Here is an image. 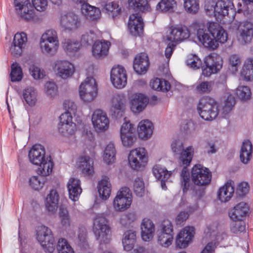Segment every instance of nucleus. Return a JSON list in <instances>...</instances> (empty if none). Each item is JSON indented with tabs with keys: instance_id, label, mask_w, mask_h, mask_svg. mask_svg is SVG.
Wrapping results in <instances>:
<instances>
[{
	"instance_id": "e433bc0d",
	"label": "nucleus",
	"mask_w": 253,
	"mask_h": 253,
	"mask_svg": "<svg viewBox=\"0 0 253 253\" xmlns=\"http://www.w3.org/2000/svg\"><path fill=\"white\" fill-rule=\"evenodd\" d=\"M23 97L24 101L30 106H34L37 101V92L32 86H28L23 90Z\"/></svg>"
},
{
	"instance_id": "c03bdc74",
	"label": "nucleus",
	"mask_w": 253,
	"mask_h": 253,
	"mask_svg": "<svg viewBox=\"0 0 253 253\" xmlns=\"http://www.w3.org/2000/svg\"><path fill=\"white\" fill-rule=\"evenodd\" d=\"M242 76L247 81L253 80V58H249L245 62L242 72Z\"/></svg>"
},
{
	"instance_id": "6e6d98bb",
	"label": "nucleus",
	"mask_w": 253,
	"mask_h": 253,
	"mask_svg": "<svg viewBox=\"0 0 253 253\" xmlns=\"http://www.w3.org/2000/svg\"><path fill=\"white\" fill-rule=\"evenodd\" d=\"M175 4L174 0H162L157 4V9L164 12L171 11Z\"/></svg>"
},
{
	"instance_id": "aec40b11",
	"label": "nucleus",
	"mask_w": 253,
	"mask_h": 253,
	"mask_svg": "<svg viewBox=\"0 0 253 253\" xmlns=\"http://www.w3.org/2000/svg\"><path fill=\"white\" fill-rule=\"evenodd\" d=\"M45 153L43 146L39 144L34 145L29 152L30 161L35 165H39L46 159Z\"/></svg>"
},
{
	"instance_id": "0e129e2a",
	"label": "nucleus",
	"mask_w": 253,
	"mask_h": 253,
	"mask_svg": "<svg viewBox=\"0 0 253 253\" xmlns=\"http://www.w3.org/2000/svg\"><path fill=\"white\" fill-rule=\"evenodd\" d=\"M86 230L84 227H81L78 231V244L83 249H86L88 244L86 240Z\"/></svg>"
},
{
	"instance_id": "4468645a",
	"label": "nucleus",
	"mask_w": 253,
	"mask_h": 253,
	"mask_svg": "<svg viewBox=\"0 0 253 253\" xmlns=\"http://www.w3.org/2000/svg\"><path fill=\"white\" fill-rule=\"evenodd\" d=\"M14 5L23 19L28 21L34 17V10L29 0H14Z\"/></svg>"
},
{
	"instance_id": "4be33fe9",
	"label": "nucleus",
	"mask_w": 253,
	"mask_h": 253,
	"mask_svg": "<svg viewBox=\"0 0 253 253\" xmlns=\"http://www.w3.org/2000/svg\"><path fill=\"white\" fill-rule=\"evenodd\" d=\"M124 108L125 104L123 98L118 94L113 95L110 108L112 116L116 118H121L123 115Z\"/></svg>"
},
{
	"instance_id": "a19ab883",
	"label": "nucleus",
	"mask_w": 253,
	"mask_h": 253,
	"mask_svg": "<svg viewBox=\"0 0 253 253\" xmlns=\"http://www.w3.org/2000/svg\"><path fill=\"white\" fill-rule=\"evenodd\" d=\"M104 9L106 12L113 19H115L119 16L121 12V8L120 7L118 3L116 1L106 3L104 6Z\"/></svg>"
},
{
	"instance_id": "69168bd1",
	"label": "nucleus",
	"mask_w": 253,
	"mask_h": 253,
	"mask_svg": "<svg viewBox=\"0 0 253 253\" xmlns=\"http://www.w3.org/2000/svg\"><path fill=\"white\" fill-rule=\"evenodd\" d=\"M173 236L166 233L161 232L158 237V242L160 244L164 247H168L171 244Z\"/></svg>"
},
{
	"instance_id": "9d476101",
	"label": "nucleus",
	"mask_w": 253,
	"mask_h": 253,
	"mask_svg": "<svg viewBox=\"0 0 253 253\" xmlns=\"http://www.w3.org/2000/svg\"><path fill=\"white\" fill-rule=\"evenodd\" d=\"M128 160L130 167L136 170L143 168L147 162V152L144 148H138L130 151Z\"/></svg>"
},
{
	"instance_id": "6e6552de",
	"label": "nucleus",
	"mask_w": 253,
	"mask_h": 253,
	"mask_svg": "<svg viewBox=\"0 0 253 253\" xmlns=\"http://www.w3.org/2000/svg\"><path fill=\"white\" fill-rule=\"evenodd\" d=\"M172 152L177 155H180L179 160L183 165L188 166L191 163L193 155V148L189 146L184 150L183 144L180 139H176L171 144Z\"/></svg>"
},
{
	"instance_id": "58836bf2",
	"label": "nucleus",
	"mask_w": 253,
	"mask_h": 253,
	"mask_svg": "<svg viewBox=\"0 0 253 253\" xmlns=\"http://www.w3.org/2000/svg\"><path fill=\"white\" fill-rule=\"evenodd\" d=\"M38 171L42 176L44 177L48 175L51 172L53 168V162L51 161L50 156L46 157V159L40 164Z\"/></svg>"
},
{
	"instance_id": "052dcab7",
	"label": "nucleus",
	"mask_w": 253,
	"mask_h": 253,
	"mask_svg": "<svg viewBox=\"0 0 253 253\" xmlns=\"http://www.w3.org/2000/svg\"><path fill=\"white\" fill-rule=\"evenodd\" d=\"M51 238L49 239L46 236L43 243L39 242L44 250L50 253H52L55 249V241L52 233H51Z\"/></svg>"
},
{
	"instance_id": "864d4df0",
	"label": "nucleus",
	"mask_w": 253,
	"mask_h": 253,
	"mask_svg": "<svg viewBox=\"0 0 253 253\" xmlns=\"http://www.w3.org/2000/svg\"><path fill=\"white\" fill-rule=\"evenodd\" d=\"M56 248L59 253H74L73 248L64 238L59 239Z\"/></svg>"
},
{
	"instance_id": "5701e85b",
	"label": "nucleus",
	"mask_w": 253,
	"mask_h": 253,
	"mask_svg": "<svg viewBox=\"0 0 253 253\" xmlns=\"http://www.w3.org/2000/svg\"><path fill=\"white\" fill-rule=\"evenodd\" d=\"M249 211L248 204L241 202L236 205L229 212V215L233 220H241L246 217Z\"/></svg>"
},
{
	"instance_id": "412c9836",
	"label": "nucleus",
	"mask_w": 253,
	"mask_h": 253,
	"mask_svg": "<svg viewBox=\"0 0 253 253\" xmlns=\"http://www.w3.org/2000/svg\"><path fill=\"white\" fill-rule=\"evenodd\" d=\"M149 61L145 53H141L136 55L133 61V69L138 74H145L149 67Z\"/></svg>"
},
{
	"instance_id": "de8ad7c7",
	"label": "nucleus",
	"mask_w": 253,
	"mask_h": 253,
	"mask_svg": "<svg viewBox=\"0 0 253 253\" xmlns=\"http://www.w3.org/2000/svg\"><path fill=\"white\" fill-rule=\"evenodd\" d=\"M213 85L212 82H200L196 85L195 90L199 94L209 93L212 90Z\"/></svg>"
},
{
	"instance_id": "6ab92c4d",
	"label": "nucleus",
	"mask_w": 253,
	"mask_h": 253,
	"mask_svg": "<svg viewBox=\"0 0 253 253\" xmlns=\"http://www.w3.org/2000/svg\"><path fill=\"white\" fill-rule=\"evenodd\" d=\"M144 23L142 18L138 14L130 15L128 27L131 34L134 36H139L143 31Z\"/></svg>"
},
{
	"instance_id": "f3484780",
	"label": "nucleus",
	"mask_w": 253,
	"mask_h": 253,
	"mask_svg": "<svg viewBox=\"0 0 253 253\" xmlns=\"http://www.w3.org/2000/svg\"><path fill=\"white\" fill-rule=\"evenodd\" d=\"M194 235V228L187 226L178 234L176 239V246L182 249L187 247Z\"/></svg>"
},
{
	"instance_id": "0eeeda50",
	"label": "nucleus",
	"mask_w": 253,
	"mask_h": 253,
	"mask_svg": "<svg viewBox=\"0 0 253 253\" xmlns=\"http://www.w3.org/2000/svg\"><path fill=\"white\" fill-rule=\"evenodd\" d=\"M211 178L209 169L201 164L195 165L191 170V178L193 183L198 186L209 184Z\"/></svg>"
},
{
	"instance_id": "603ef678",
	"label": "nucleus",
	"mask_w": 253,
	"mask_h": 253,
	"mask_svg": "<svg viewBox=\"0 0 253 253\" xmlns=\"http://www.w3.org/2000/svg\"><path fill=\"white\" fill-rule=\"evenodd\" d=\"M186 63L187 66L194 70L199 69L202 64L200 58L193 54H189L187 56Z\"/></svg>"
},
{
	"instance_id": "393cba45",
	"label": "nucleus",
	"mask_w": 253,
	"mask_h": 253,
	"mask_svg": "<svg viewBox=\"0 0 253 253\" xmlns=\"http://www.w3.org/2000/svg\"><path fill=\"white\" fill-rule=\"evenodd\" d=\"M69 198L73 201L78 200L82 193L80 180L77 178H71L67 184Z\"/></svg>"
},
{
	"instance_id": "7ed1b4c3",
	"label": "nucleus",
	"mask_w": 253,
	"mask_h": 253,
	"mask_svg": "<svg viewBox=\"0 0 253 253\" xmlns=\"http://www.w3.org/2000/svg\"><path fill=\"white\" fill-rule=\"evenodd\" d=\"M63 105L67 111L60 116L58 130L62 135L68 137L73 135L75 131L76 125L72 121V116L70 110L74 111L76 106L73 102L69 100L65 101Z\"/></svg>"
},
{
	"instance_id": "5fc2aeb1",
	"label": "nucleus",
	"mask_w": 253,
	"mask_h": 253,
	"mask_svg": "<svg viewBox=\"0 0 253 253\" xmlns=\"http://www.w3.org/2000/svg\"><path fill=\"white\" fill-rule=\"evenodd\" d=\"M51 233L52 231L49 228L44 225H41L38 227L37 230V240L39 242L43 243L46 236L47 238L51 239Z\"/></svg>"
},
{
	"instance_id": "13d9d810",
	"label": "nucleus",
	"mask_w": 253,
	"mask_h": 253,
	"mask_svg": "<svg viewBox=\"0 0 253 253\" xmlns=\"http://www.w3.org/2000/svg\"><path fill=\"white\" fill-rule=\"evenodd\" d=\"M44 177L41 176H34L29 179L30 186L35 190H39L43 186Z\"/></svg>"
},
{
	"instance_id": "39448f33",
	"label": "nucleus",
	"mask_w": 253,
	"mask_h": 253,
	"mask_svg": "<svg viewBox=\"0 0 253 253\" xmlns=\"http://www.w3.org/2000/svg\"><path fill=\"white\" fill-rule=\"evenodd\" d=\"M197 109L201 117L206 121L215 119L219 113L217 102L209 96L200 99Z\"/></svg>"
},
{
	"instance_id": "4c0bfd02",
	"label": "nucleus",
	"mask_w": 253,
	"mask_h": 253,
	"mask_svg": "<svg viewBox=\"0 0 253 253\" xmlns=\"http://www.w3.org/2000/svg\"><path fill=\"white\" fill-rule=\"evenodd\" d=\"M116 151L114 144L109 143L106 147L103 155L104 162L109 165L114 162L116 159Z\"/></svg>"
},
{
	"instance_id": "b1692460",
	"label": "nucleus",
	"mask_w": 253,
	"mask_h": 253,
	"mask_svg": "<svg viewBox=\"0 0 253 253\" xmlns=\"http://www.w3.org/2000/svg\"><path fill=\"white\" fill-rule=\"evenodd\" d=\"M148 103V98L144 94L139 93L133 95L130 101L131 110L134 113L143 110Z\"/></svg>"
},
{
	"instance_id": "c756f323",
	"label": "nucleus",
	"mask_w": 253,
	"mask_h": 253,
	"mask_svg": "<svg viewBox=\"0 0 253 253\" xmlns=\"http://www.w3.org/2000/svg\"><path fill=\"white\" fill-rule=\"evenodd\" d=\"M153 126L148 120H144L139 122L138 126V134L140 138L147 139L150 137L153 131Z\"/></svg>"
},
{
	"instance_id": "dca6fc26",
	"label": "nucleus",
	"mask_w": 253,
	"mask_h": 253,
	"mask_svg": "<svg viewBox=\"0 0 253 253\" xmlns=\"http://www.w3.org/2000/svg\"><path fill=\"white\" fill-rule=\"evenodd\" d=\"M54 70L56 74L63 79L71 77L74 73L73 65L67 61H56Z\"/></svg>"
},
{
	"instance_id": "473e14b6",
	"label": "nucleus",
	"mask_w": 253,
	"mask_h": 253,
	"mask_svg": "<svg viewBox=\"0 0 253 253\" xmlns=\"http://www.w3.org/2000/svg\"><path fill=\"white\" fill-rule=\"evenodd\" d=\"M109 180V178L107 176H104L98 183V193L103 200H107L111 194V184Z\"/></svg>"
},
{
	"instance_id": "f257e3e1",
	"label": "nucleus",
	"mask_w": 253,
	"mask_h": 253,
	"mask_svg": "<svg viewBox=\"0 0 253 253\" xmlns=\"http://www.w3.org/2000/svg\"><path fill=\"white\" fill-rule=\"evenodd\" d=\"M208 29L199 28L197 30L196 37L199 42L204 46L215 49L218 43H224L227 40L228 35L224 29L217 23L209 22Z\"/></svg>"
},
{
	"instance_id": "8fccbe9b",
	"label": "nucleus",
	"mask_w": 253,
	"mask_h": 253,
	"mask_svg": "<svg viewBox=\"0 0 253 253\" xmlns=\"http://www.w3.org/2000/svg\"><path fill=\"white\" fill-rule=\"evenodd\" d=\"M81 47V42L74 39H66L63 42V47L70 52H77Z\"/></svg>"
},
{
	"instance_id": "423d86ee",
	"label": "nucleus",
	"mask_w": 253,
	"mask_h": 253,
	"mask_svg": "<svg viewBox=\"0 0 253 253\" xmlns=\"http://www.w3.org/2000/svg\"><path fill=\"white\" fill-rule=\"evenodd\" d=\"M79 94L82 100L90 102L94 100L97 94V84L93 77H87L79 87Z\"/></svg>"
},
{
	"instance_id": "2f4dec72",
	"label": "nucleus",
	"mask_w": 253,
	"mask_h": 253,
	"mask_svg": "<svg viewBox=\"0 0 253 253\" xmlns=\"http://www.w3.org/2000/svg\"><path fill=\"white\" fill-rule=\"evenodd\" d=\"M59 195L55 190H51L46 198L45 207L51 213H54L58 208Z\"/></svg>"
},
{
	"instance_id": "ddd939ff",
	"label": "nucleus",
	"mask_w": 253,
	"mask_h": 253,
	"mask_svg": "<svg viewBox=\"0 0 253 253\" xmlns=\"http://www.w3.org/2000/svg\"><path fill=\"white\" fill-rule=\"evenodd\" d=\"M189 36L190 32L186 26H177L170 28L166 37L168 41H172L177 43V42L186 40Z\"/></svg>"
},
{
	"instance_id": "cd10ccee",
	"label": "nucleus",
	"mask_w": 253,
	"mask_h": 253,
	"mask_svg": "<svg viewBox=\"0 0 253 253\" xmlns=\"http://www.w3.org/2000/svg\"><path fill=\"white\" fill-rule=\"evenodd\" d=\"M141 237L144 241L151 240L155 231V226L153 222L149 219L144 218L141 223Z\"/></svg>"
},
{
	"instance_id": "9b49d317",
	"label": "nucleus",
	"mask_w": 253,
	"mask_h": 253,
	"mask_svg": "<svg viewBox=\"0 0 253 253\" xmlns=\"http://www.w3.org/2000/svg\"><path fill=\"white\" fill-rule=\"evenodd\" d=\"M205 63L206 67L202 70V74L205 77H209L221 69L223 61L219 55L212 53L205 58Z\"/></svg>"
},
{
	"instance_id": "7c9ffc66",
	"label": "nucleus",
	"mask_w": 253,
	"mask_h": 253,
	"mask_svg": "<svg viewBox=\"0 0 253 253\" xmlns=\"http://www.w3.org/2000/svg\"><path fill=\"white\" fill-rule=\"evenodd\" d=\"M252 142L249 139L244 140L242 143L240 152L241 162L245 164H248L252 158Z\"/></svg>"
},
{
	"instance_id": "bb28decb",
	"label": "nucleus",
	"mask_w": 253,
	"mask_h": 253,
	"mask_svg": "<svg viewBox=\"0 0 253 253\" xmlns=\"http://www.w3.org/2000/svg\"><path fill=\"white\" fill-rule=\"evenodd\" d=\"M81 12L88 20L94 21L99 18L101 12L100 9L89 4L87 2L81 5Z\"/></svg>"
},
{
	"instance_id": "bf43d9fd",
	"label": "nucleus",
	"mask_w": 253,
	"mask_h": 253,
	"mask_svg": "<svg viewBox=\"0 0 253 253\" xmlns=\"http://www.w3.org/2000/svg\"><path fill=\"white\" fill-rule=\"evenodd\" d=\"M184 7L189 13H196L199 9V0H183Z\"/></svg>"
},
{
	"instance_id": "4d7b16f0",
	"label": "nucleus",
	"mask_w": 253,
	"mask_h": 253,
	"mask_svg": "<svg viewBox=\"0 0 253 253\" xmlns=\"http://www.w3.org/2000/svg\"><path fill=\"white\" fill-rule=\"evenodd\" d=\"M236 94L238 97L241 100L246 101L250 98L251 92L249 87L241 86L237 88Z\"/></svg>"
},
{
	"instance_id": "09e8293b",
	"label": "nucleus",
	"mask_w": 253,
	"mask_h": 253,
	"mask_svg": "<svg viewBox=\"0 0 253 253\" xmlns=\"http://www.w3.org/2000/svg\"><path fill=\"white\" fill-rule=\"evenodd\" d=\"M180 184L183 193H186L190 186V180L189 172L185 168L182 169L180 174Z\"/></svg>"
},
{
	"instance_id": "e2e57ef3",
	"label": "nucleus",
	"mask_w": 253,
	"mask_h": 253,
	"mask_svg": "<svg viewBox=\"0 0 253 253\" xmlns=\"http://www.w3.org/2000/svg\"><path fill=\"white\" fill-rule=\"evenodd\" d=\"M136 218V214L134 212H127L122 215L120 222L123 226H127L134 222Z\"/></svg>"
},
{
	"instance_id": "f704fd0d",
	"label": "nucleus",
	"mask_w": 253,
	"mask_h": 253,
	"mask_svg": "<svg viewBox=\"0 0 253 253\" xmlns=\"http://www.w3.org/2000/svg\"><path fill=\"white\" fill-rule=\"evenodd\" d=\"M136 243L135 232L129 230L125 232L122 239V244L124 250L130 251Z\"/></svg>"
},
{
	"instance_id": "c9c22d12",
	"label": "nucleus",
	"mask_w": 253,
	"mask_h": 253,
	"mask_svg": "<svg viewBox=\"0 0 253 253\" xmlns=\"http://www.w3.org/2000/svg\"><path fill=\"white\" fill-rule=\"evenodd\" d=\"M93 162L91 158L88 156L82 157L80 159L79 168L83 173L89 175L93 172Z\"/></svg>"
},
{
	"instance_id": "a18cd8bd",
	"label": "nucleus",
	"mask_w": 253,
	"mask_h": 253,
	"mask_svg": "<svg viewBox=\"0 0 253 253\" xmlns=\"http://www.w3.org/2000/svg\"><path fill=\"white\" fill-rule=\"evenodd\" d=\"M11 81L12 82H19L23 78L22 70L20 65L14 62L11 65L10 74Z\"/></svg>"
},
{
	"instance_id": "c85d7f7f",
	"label": "nucleus",
	"mask_w": 253,
	"mask_h": 253,
	"mask_svg": "<svg viewBox=\"0 0 253 253\" xmlns=\"http://www.w3.org/2000/svg\"><path fill=\"white\" fill-rule=\"evenodd\" d=\"M238 30L242 42H250L253 36V25L250 22H244L240 24Z\"/></svg>"
},
{
	"instance_id": "1a4fd4ad",
	"label": "nucleus",
	"mask_w": 253,
	"mask_h": 253,
	"mask_svg": "<svg viewBox=\"0 0 253 253\" xmlns=\"http://www.w3.org/2000/svg\"><path fill=\"white\" fill-rule=\"evenodd\" d=\"M131 202V193L128 188L124 187L118 192L113 201V206L116 211H122L128 209Z\"/></svg>"
},
{
	"instance_id": "72a5a7b5",
	"label": "nucleus",
	"mask_w": 253,
	"mask_h": 253,
	"mask_svg": "<svg viewBox=\"0 0 253 253\" xmlns=\"http://www.w3.org/2000/svg\"><path fill=\"white\" fill-rule=\"evenodd\" d=\"M234 192V187L231 182H228L219 189L217 192L218 199L222 202H226L230 200Z\"/></svg>"
},
{
	"instance_id": "338daca9",
	"label": "nucleus",
	"mask_w": 253,
	"mask_h": 253,
	"mask_svg": "<svg viewBox=\"0 0 253 253\" xmlns=\"http://www.w3.org/2000/svg\"><path fill=\"white\" fill-rule=\"evenodd\" d=\"M46 94L50 97H54L57 94L58 87L55 83L48 82L45 84Z\"/></svg>"
},
{
	"instance_id": "3c124183",
	"label": "nucleus",
	"mask_w": 253,
	"mask_h": 253,
	"mask_svg": "<svg viewBox=\"0 0 253 253\" xmlns=\"http://www.w3.org/2000/svg\"><path fill=\"white\" fill-rule=\"evenodd\" d=\"M58 45L59 43L52 42L40 43V47L42 52L50 56L56 53Z\"/></svg>"
},
{
	"instance_id": "2eb2a0df",
	"label": "nucleus",
	"mask_w": 253,
	"mask_h": 253,
	"mask_svg": "<svg viewBox=\"0 0 253 253\" xmlns=\"http://www.w3.org/2000/svg\"><path fill=\"white\" fill-rule=\"evenodd\" d=\"M91 120L93 126L96 130L103 131L109 127V119L106 113L101 110H96L93 112Z\"/></svg>"
},
{
	"instance_id": "37998d69",
	"label": "nucleus",
	"mask_w": 253,
	"mask_h": 253,
	"mask_svg": "<svg viewBox=\"0 0 253 253\" xmlns=\"http://www.w3.org/2000/svg\"><path fill=\"white\" fill-rule=\"evenodd\" d=\"M153 173L158 180L168 179L171 174V171H168L161 166L155 165L153 168Z\"/></svg>"
},
{
	"instance_id": "a878e982",
	"label": "nucleus",
	"mask_w": 253,
	"mask_h": 253,
	"mask_svg": "<svg viewBox=\"0 0 253 253\" xmlns=\"http://www.w3.org/2000/svg\"><path fill=\"white\" fill-rule=\"evenodd\" d=\"M110 45L109 42L96 41L92 47L93 56L97 59L104 58L108 54Z\"/></svg>"
},
{
	"instance_id": "49530a36",
	"label": "nucleus",
	"mask_w": 253,
	"mask_h": 253,
	"mask_svg": "<svg viewBox=\"0 0 253 253\" xmlns=\"http://www.w3.org/2000/svg\"><path fill=\"white\" fill-rule=\"evenodd\" d=\"M129 6L135 11L144 12L148 8L147 0H128Z\"/></svg>"
},
{
	"instance_id": "f8f14e48",
	"label": "nucleus",
	"mask_w": 253,
	"mask_h": 253,
	"mask_svg": "<svg viewBox=\"0 0 253 253\" xmlns=\"http://www.w3.org/2000/svg\"><path fill=\"white\" fill-rule=\"evenodd\" d=\"M111 81L115 87L118 88L124 87L127 83L125 69L121 66H114L110 74Z\"/></svg>"
},
{
	"instance_id": "f03ea898",
	"label": "nucleus",
	"mask_w": 253,
	"mask_h": 253,
	"mask_svg": "<svg viewBox=\"0 0 253 253\" xmlns=\"http://www.w3.org/2000/svg\"><path fill=\"white\" fill-rule=\"evenodd\" d=\"M205 10L210 16L224 17L229 13L235 14L234 5L231 0H205Z\"/></svg>"
},
{
	"instance_id": "680f3d73",
	"label": "nucleus",
	"mask_w": 253,
	"mask_h": 253,
	"mask_svg": "<svg viewBox=\"0 0 253 253\" xmlns=\"http://www.w3.org/2000/svg\"><path fill=\"white\" fill-rule=\"evenodd\" d=\"M133 190L138 197H142L144 193V183L141 177H137L134 182Z\"/></svg>"
},
{
	"instance_id": "20e7f679",
	"label": "nucleus",
	"mask_w": 253,
	"mask_h": 253,
	"mask_svg": "<svg viewBox=\"0 0 253 253\" xmlns=\"http://www.w3.org/2000/svg\"><path fill=\"white\" fill-rule=\"evenodd\" d=\"M92 230L96 239L100 244L109 243L111 228L108 219L103 214L98 213L94 217Z\"/></svg>"
},
{
	"instance_id": "79ce46f5",
	"label": "nucleus",
	"mask_w": 253,
	"mask_h": 253,
	"mask_svg": "<svg viewBox=\"0 0 253 253\" xmlns=\"http://www.w3.org/2000/svg\"><path fill=\"white\" fill-rule=\"evenodd\" d=\"M235 103V99L234 97L231 95L228 96L221 106L220 113L222 117H226L232 110Z\"/></svg>"
},
{
	"instance_id": "a211bd4d",
	"label": "nucleus",
	"mask_w": 253,
	"mask_h": 253,
	"mask_svg": "<svg viewBox=\"0 0 253 253\" xmlns=\"http://www.w3.org/2000/svg\"><path fill=\"white\" fill-rule=\"evenodd\" d=\"M61 25L65 30L74 31L81 25V21L77 15L69 13L63 15L61 19Z\"/></svg>"
},
{
	"instance_id": "774afa93",
	"label": "nucleus",
	"mask_w": 253,
	"mask_h": 253,
	"mask_svg": "<svg viewBox=\"0 0 253 253\" xmlns=\"http://www.w3.org/2000/svg\"><path fill=\"white\" fill-rule=\"evenodd\" d=\"M231 224L230 230L231 232L238 234L245 230L246 225L243 219L241 220H233Z\"/></svg>"
},
{
	"instance_id": "ea45409f",
	"label": "nucleus",
	"mask_w": 253,
	"mask_h": 253,
	"mask_svg": "<svg viewBox=\"0 0 253 253\" xmlns=\"http://www.w3.org/2000/svg\"><path fill=\"white\" fill-rule=\"evenodd\" d=\"M150 86L153 89L162 91H167L170 87L169 82L158 78L154 79L150 82Z\"/></svg>"
}]
</instances>
